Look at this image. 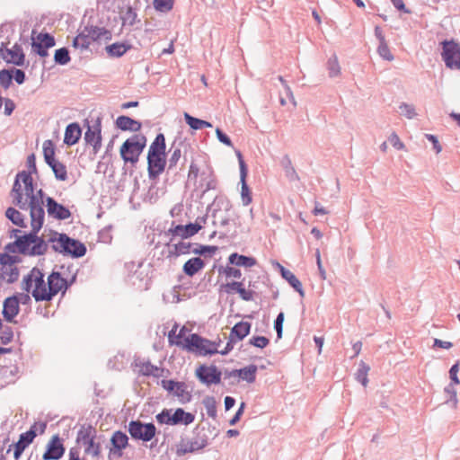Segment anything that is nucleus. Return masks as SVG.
I'll return each mask as SVG.
<instances>
[{"label": "nucleus", "instance_id": "26", "mask_svg": "<svg viewBox=\"0 0 460 460\" xmlns=\"http://www.w3.org/2000/svg\"><path fill=\"white\" fill-rule=\"evenodd\" d=\"M84 29L93 41L101 40H110L111 39V32L103 27L90 25L85 26Z\"/></svg>", "mask_w": 460, "mask_h": 460}, {"label": "nucleus", "instance_id": "49", "mask_svg": "<svg viewBox=\"0 0 460 460\" xmlns=\"http://www.w3.org/2000/svg\"><path fill=\"white\" fill-rule=\"evenodd\" d=\"M20 258L16 255H10L8 253L0 254V263L2 268L15 266L16 263L20 262Z\"/></svg>", "mask_w": 460, "mask_h": 460}, {"label": "nucleus", "instance_id": "28", "mask_svg": "<svg viewBox=\"0 0 460 460\" xmlns=\"http://www.w3.org/2000/svg\"><path fill=\"white\" fill-rule=\"evenodd\" d=\"M182 147H186V145L180 141L179 143L173 142L172 145L169 153H171V156L168 160V170H172L175 168L181 157V149Z\"/></svg>", "mask_w": 460, "mask_h": 460}, {"label": "nucleus", "instance_id": "14", "mask_svg": "<svg viewBox=\"0 0 460 460\" xmlns=\"http://www.w3.org/2000/svg\"><path fill=\"white\" fill-rule=\"evenodd\" d=\"M251 323L248 322H239L232 328L229 341L226 343V348L220 350V354L226 355L234 348V343L243 340L250 332Z\"/></svg>", "mask_w": 460, "mask_h": 460}, {"label": "nucleus", "instance_id": "50", "mask_svg": "<svg viewBox=\"0 0 460 460\" xmlns=\"http://www.w3.org/2000/svg\"><path fill=\"white\" fill-rule=\"evenodd\" d=\"M203 404L206 408L207 413L209 417L215 419L217 417V406L214 397H206L203 400Z\"/></svg>", "mask_w": 460, "mask_h": 460}, {"label": "nucleus", "instance_id": "1", "mask_svg": "<svg viewBox=\"0 0 460 460\" xmlns=\"http://www.w3.org/2000/svg\"><path fill=\"white\" fill-rule=\"evenodd\" d=\"M39 210L32 211L31 217V231L22 236H17L14 242L5 245L4 250L9 253H21L27 256H40L47 252L49 248L48 241L38 236V233L41 229L44 219L41 218Z\"/></svg>", "mask_w": 460, "mask_h": 460}, {"label": "nucleus", "instance_id": "23", "mask_svg": "<svg viewBox=\"0 0 460 460\" xmlns=\"http://www.w3.org/2000/svg\"><path fill=\"white\" fill-rule=\"evenodd\" d=\"M135 367L139 375L145 376L160 377L163 376L164 369L153 365L149 360L137 359Z\"/></svg>", "mask_w": 460, "mask_h": 460}, {"label": "nucleus", "instance_id": "16", "mask_svg": "<svg viewBox=\"0 0 460 460\" xmlns=\"http://www.w3.org/2000/svg\"><path fill=\"white\" fill-rule=\"evenodd\" d=\"M236 156L238 158L239 162V168H240V181L242 184V190H241V199L242 203L243 206H248L252 199L251 190L246 183V177H247V166L243 159V155L240 151H235Z\"/></svg>", "mask_w": 460, "mask_h": 460}, {"label": "nucleus", "instance_id": "57", "mask_svg": "<svg viewBox=\"0 0 460 460\" xmlns=\"http://www.w3.org/2000/svg\"><path fill=\"white\" fill-rule=\"evenodd\" d=\"M237 294L240 296V297L244 301H252L253 300V290L248 288L246 289L243 286V283L239 288Z\"/></svg>", "mask_w": 460, "mask_h": 460}, {"label": "nucleus", "instance_id": "24", "mask_svg": "<svg viewBox=\"0 0 460 460\" xmlns=\"http://www.w3.org/2000/svg\"><path fill=\"white\" fill-rule=\"evenodd\" d=\"M19 313V301L16 296L8 297L4 302L3 315L8 322L13 319Z\"/></svg>", "mask_w": 460, "mask_h": 460}, {"label": "nucleus", "instance_id": "31", "mask_svg": "<svg viewBox=\"0 0 460 460\" xmlns=\"http://www.w3.org/2000/svg\"><path fill=\"white\" fill-rule=\"evenodd\" d=\"M200 177L199 188L203 193L217 188V180L212 172H202Z\"/></svg>", "mask_w": 460, "mask_h": 460}, {"label": "nucleus", "instance_id": "7", "mask_svg": "<svg viewBox=\"0 0 460 460\" xmlns=\"http://www.w3.org/2000/svg\"><path fill=\"white\" fill-rule=\"evenodd\" d=\"M19 179H22V182L24 185L25 195L29 199L31 217H32V211L37 209L40 213L41 218H45V211L43 208L44 200L34 194L33 181L31 173L24 171L19 172Z\"/></svg>", "mask_w": 460, "mask_h": 460}, {"label": "nucleus", "instance_id": "25", "mask_svg": "<svg viewBox=\"0 0 460 460\" xmlns=\"http://www.w3.org/2000/svg\"><path fill=\"white\" fill-rule=\"evenodd\" d=\"M116 127L122 131L137 132L141 129V122L128 116H119L116 119Z\"/></svg>", "mask_w": 460, "mask_h": 460}, {"label": "nucleus", "instance_id": "21", "mask_svg": "<svg viewBox=\"0 0 460 460\" xmlns=\"http://www.w3.org/2000/svg\"><path fill=\"white\" fill-rule=\"evenodd\" d=\"M67 288L66 280L61 277L59 272H52L48 277L47 294L49 296V301L63 288Z\"/></svg>", "mask_w": 460, "mask_h": 460}, {"label": "nucleus", "instance_id": "58", "mask_svg": "<svg viewBox=\"0 0 460 460\" xmlns=\"http://www.w3.org/2000/svg\"><path fill=\"white\" fill-rule=\"evenodd\" d=\"M48 49H49V47H43V45L35 40H32L31 42L32 51L40 57H47L49 55Z\"/></svg>", "mask_w": 460, "mask_h": 460}, {"label": "nucleus", "instance_id": "8", "mask_svg": "<svg viewBox=\"0 0 460 460\" xmlns=\"http://www.w3.org/2000/svg\"><path fill=\"white\" fill-rule=\"evenodd\" d=\"M208 445V437L204 433H198L193 438H181L175 446V454L181 457L189 453L202 450Z\"/></svg>", "mask_w": 460, "mask_h": 460}, {"label": "nucleus", "instance_id": "2", "mask_svg": "<svg viewBox=\"0 0 460 460\" xmlns=\"http://www.w3.org/2000/svg\"><path fill=\"white\" fill-rule=\"evenodd\" d=\"M148 174L150 179H155L160 175L166 165L165 160V137L160 133L149 146L147 154Z\"/></svg>", "mask_w": 460, "mask_h": 460}, {"label": "nucleus", "instance_id": "38", "mask_svg": "<svg viewBox=\"0 0 460 460\" xmlns=\"http://www.w3.org/2000/svg\"><path fill=\"white\" fill-rule=\"evenodd\" d=\"M111 441L113 447L120 451L128 446V438L125 433L121 431H116L112 435Z\"/></svg>", "mask_w": 460, "mask_h": 460}, {"label": "nucleus", "instance_id": "48", "mask_svg": "<svg viewBox=\"0 0 460 460\" xmlns=\"http://www.w3.org/2000/svg\"><path fill=\"white\" fill-rule=\"evenodd\" d=\"M54 60L57 64L64 66L69 63L70 56L66 48H61L55 51Z\"/></svg>", "mask_w": 460, "mask_h": 460}, {"label": "nucleus", "instance_id": "11", "mask_svg": "<svg viewBox=\"0 0 460 460\" xmlns=\"http://www.w3.org/2000/svg\"><path fill=\"white\" fill-rule=\"evenodd\" d=\"M442 58L450 69H460V45L455 41L443 42Z\"/></svg>", "mask_w": 460, "mask_h": 460}, {"label": "nucleus", "instance_id": "42", "mask_svg": "<svg viewBox=\"0 0 460 460\" xmlns=\"http://www.w3.org/2000/svg\"><path fill=\"white\" fill-rule=\"evenodd\" d=\"M370 370V367L364 361H360L358 368L355 374L357 381L362 384L363 386H367L368 383L367 375Z\"/></svg>", "mask_w": 460, "mask_h": 460}, {"label": "nucleus", "instance_id": "63", "mask_svg": "<svg viewBox=\"0 0 460 460\" xmlns=\"http://www.w3.org/2000/svg\"><path fill=\"white\" fill-rule=\"evenodd\" d=\"M217 250V246H207V245H199L198 248L192 250V252L195 254H205L206 252L214 253Z\"/></svg>", "mask_w": 460, "mask_h": 460}, {"label": "nucleus", "instance_id": "19", "mask_svg": "<svg viewBox=\"0 0 460 460\" xmlns=\"http://www.w3.org/2000/svg\"><path fill=\"white\" fill-rule=\"evenodd\" d=\"M46 208L49 217L54 219L66 220L71 217L70 210L51 197L46 199Z\"/></svg>", "mask_w": 460, "mask_h": 460}, {"label": "nucleus", "instance_id": "6", "mask_svg": "<svg viewBox=\"0 0 460 460\" xmlns=\"http://www.w3.org/2000/svg\"><path fill=\"white\" fill-rule=\"evenodd\" d=\"M155 418L160 424L188 426L194 421L195 415L185 411L181 408L176 409L173 412L172 410L164 409Z\"/></svg>", "mask_w": 460, "mask_h": 460}, {"label": "nucleus", "instance_id": "45", "mask_svg": "<svg viewBox=\"0 0 460 460\" xmlns=\"http://www.w3.org/2000/svg\"><path fill=\"white\" fill-rule=\"evenodd\" d=\"M43 155L44 159L47 164H50L51 163L57 161L55 159V147L53 142L51 140H46L43 143Z\"/></svg>", "mask_w": 460, "mask_h": 460}, {"label": "nucleus", "instance_id": "35", "mask_svg": "<svg viewBox=\"0 0 460 460\" xmlns=\"http://www.w3.org/2000/svg\"><path fill=\"white\" fill-rule=\"evenodd\" d=\"M5 217L15 226L26 227L23 215L13 208H8L5 211Z\"/></svg>", "mask_w": 460, "mask_h": 460}, {"label": "nucleus", "instance_id": "61", "mask_svg": "<svg viewBox=\"0 0 460 460\" xmlns=\"http://www.w3.org/2000/svg\"><path fill=\"white\" fill-rule=\"evenodd\" d=\"M223 272L227 278L240 279L242 277L241 270L231 266H226Z\"/></svg>", "mask_w": 460, "mask_h": 460}, {"label": "nucleus", "instance_id": "3", "mask_svg": "<svg viewBox=\"0 0 460 460\" xmlns=\"http://www.w3.org/2000/svg\"><path fill=\"white\" fill-rule=\"evenodd\" d=\"M22 288L27 293H31L37 302L49 301V296L47 294L48 281H45L44 274L38 268H33L23 277Z\"/></svg>", "mask_w": 460, "mask_h": 460}, {"label": "nucleus", "instance_id": "13", "mask_svg": "<svg viewBox=\"0 0 460 460\" xmlns=\"http://www.w3.org/2000/svg\"><path fill=\"white\" fill-rule=\"evenodd\" d=\"M195 375L202 384L208 386L220 384L222 372L214 365H201L196 369Z\"/></svg>", "mask_w": 460, "mask_h": 460}, {"label": "nucleus", "instance_id": "27", "mask_svg": "<svg viewBox=\"0 0 460 460\" xmlns=\"http://www.w3.org/2000/svg\"><path fill=\"white\" fill-rule=\"evenodd\" d=\"M82 135V130L77 123L69 124L65 131L64 143L67 146H73L78 142Z\"/></svg>", "mask_w": 460, "mask_h": 460}, {"label": "nucleus", "instance_id": "29", "mask_svg": "<svg viewBox=\"0 0 460 460\" xmlns=\"http://www.w3.org/2000/svg\"><path fill=\"white\" fill-rule=\"evenodd\" d=\"M281 276L289 283V285L299 293L301 296H305L302 283L300 280L289 270L279 265Z\"/></svg>", "mask_w": 460, "mask_h": 460}, {"label": "nucleus", "instance_id": "64", "mask_svg": "<svg viewBox=\"0 0 460 460\" xmlns=\"http://www.w3.org/2000/svg\"><path fill=\"white\" fill-rule=\"evenodd\" d=\"M217 137L219 140V142L223 143L224 145L232 147L233 143L229 137L226 135L220 128L216 129Z\"/></svg>", "mask_w": 460, "mask_h": 460}, {"label": "nucleus", "instance_id": "32", "mask_svg": "<svg viewBox=\"0 0 460 460\" xmlns=\"http://www.w3.org/2000/svg\"><path fill=\"white\" fill-rule=\"evenodd\" d=\"M228 261L230 264L245 268H251L256 264L254 258L240 255L238 253H232L228 258Z\"/></svg>", "mask_w": 460, "mask_h": 460}, {"label": "nucleus", "instance_id": "53", "mask_svg": "<svg viewBox=\"0 0 460 460\" xmlns=\"http://www.w3.org/2000/svg\"><path fill=\"white\" fill-rule=\"evenodd\" d=\"M13 79V71L3 69L0 71V85H2L4 89L9 88L12 84Z\"/></svg>", "mask_w": 460, "mask_h": 460}, {"label": "nucleus", "instance_id": "18", "mask_svg": "<svg viewBox=\"0 0 460 460\" xmlns=\"http://www.w3.org/2000/svg\"><path fill=\"white\" fill-rule=\"evenodd\" d=\"M101 118L98 117L93 126H88L84 133V140L87 144L93 146V153L97 154L102 146V125Z\"/></svg>", "mask_w": 460, "mask_h": 460}, {"label": "nucleus", "instance_id": "37", "mask_svg": "<svg viewBox=\"0 0 460 460\" xmlns=\"http://www.w3.org/2000/svg\"><path fill=\"white\" fill-rule=\"evenodd\" d=\"M130 49L129 45L116 42L106 47V51L110 57L119 58Z\"/></svg>", "mask_w": 460, "mask_h": 460}, {"label": "nucleus", "instance_id": "62", "mask_svg": "<svg viewBox=\"0 0 460 460\" xmlns=\"http://www.w3.org/2000/svg\"><path fill=\"white\" fill-rule=\"evenodd\" d=\"M243 284L242 281H233L226 283L222 286L225 288V291L228 294L237 293L239 288Z\"/></svg>", "mask_w": 460, "mask_h": 460}, {"label": "nucleus", "instance_id": "43", "mask_svg": "<svg viewBox=\"0 0 460 460\" xmlns=\"http://www.w3.org/2000/svg\"><path fill=\"white\" fill-rule=\"evenodd\" d=\"M1 277L8 283H13L19 278V270L16 266L2 268Z\"/></svg>", "mask_w": 460, "mask_h": 460}, {"label": "nucleus", "instance_id": "15", "mask_svg": "<svg viewBox=\"0 0 460 460\" xmlns=\"http://www.w3.org/2000/svg\"><path fill=\"white\" fill-rule=\"evenodd\" d=\"M162 385L164 389L172 393L181 403L184 404L190 402L192 396L185 383L173 380H163Z\"/></svg>", "mask_w": 460, "mask_h": 460}, {"label": "nucleus", "instance_id": "59", "mask_svg": "<svg viewBox=\"0 0 460 460\" xmlns=\"http://www.w3.org/2000/svg\"><path fill=\"white\" fill-rule=\"evenodd\" d=\"M388 141L397 150H402L405 148L404 144L401 141L399 136L395 132H393L389 136Z\"/></svg>", "mask_w": 460, "mask_h": 460}, {"label": "nucleus", "instance_id": "39", "mask_svg": "<svg viewBox=\"0 0 460 460\" xmlns=\"http://www.w3.org/2000/svg\"><path fill=\"white\" fill-rule=\"evenodd\" d=\"M281 164L285 170V173H286V176L291 181H298L299 180V176L298 174L296 173L295 168L293 167L292 165V162L290 160V158L288 157V155H285L281 161Z\"/></svg>", "mask_w": 460, "mask_h": 460}, {"label": "nucleus", "instance_id": "5", "mask_svg": "<svg viewBox=\"0 0 460 460\" xmlns=\"http://www.w3.org/2000/svg\"><path fill=\"white\" fill-rule=\"evenodd\" d=\"M146 144L143 135H134L128 138L120 146L119 153L125 163L136 164Z\"/></svg>", "mask_w": 460, "mask_h": 460}, {"label": "nucleus", "instance_id": "22", "mask_svg": "<svg viewBox=\"0 0 460 460\" xmlns=\"http://www.w3.org/2000/svg\"><path fill=\"white\" fill-rule=\"evenodd\" d=\"M65 448L58 436H54L49 442L47 451L43 455L44 460H58L64 454Z\"/></svg>", "mask_w": 460, "mask_h": 460}, {"label": "nucleus", "instance_id": "20", "mask_svg": "<svg viewBox=\"0 0 460 460\" xmlns=\"http://www.w3.org/2000/svg\"><path fill=\"white\" fill-rule=\"evenodd\" d=\"M3 58L7 62L15 66H22L24 65L25 55L20 45L15 44L11 49H0Z\"/></svg>", "mask_w": 460, "mask_h": 460}, {"label": "nucleus", "instance_id": "12", "mask_svg": "<svg viewBox=\"0 0 460 460\" xmlns=\"http://www.w3.org/2000/svg\"><path fill=\"white\" fill-rule=\"evenodd\" d=\"M207 220L206 217H200L196 219L195 223H190L188 225H177L173 228H171L169 232L172 234V238L171 242H173L175 237L181 239H187L196 234L201 228L202 224H205Z\"/></svg>", "mask_w": 460, "mask_h": 460}, {"label": "nucleus", "instance_id": "51", "mask_svg": "<svg viewBox=\"0 0 460 460\" xmlns=\"http://www.w3.org/2000/svg\"><path fill=\"white\" fill-rule=\"evenodd\" d=\"M377 53L382 58L387 61H392L394 58V55L390 51V49L386 41L379 42V45L377 47Z\"/></svg>", "mask_w": 460, "mask_h": 460}, {"label": "nucleus", "instance_id": "33", "mask_svg": "<svg viewBox=\"0 0 460 460\" xmlns=\"http://www.w3.org/2000/svg\"><path fill=\"white\" fill-rule=\"evenodd\" d=\"M257 366L250 365L243 368L234 369V373H237V376L248 383H253L256 379Z\"/></svg>", "mask_w": 460, "mask_h": 460}, {"label": "nucleus", "instance_id": "9", "mask_svg": "<svg viewBox=\"0 0 460 460\" xmlns=\"http://www.w3.org/2000/svg\"><path fill=\"white\" fill-rule=\"evenodd\" d=\"M184 341L187 349L190 351H196L201 355L220 353V351L216 348L215 343L201 338L196 333L186 337Z\"/></svg>", "mask_w": 460, "mask_h": 460}, {"label": "nucleus", "instance_id": "54", "mask_svg": "<svg viewBox=\"0 0 460 460\" xmlns=\"http://www.w3.org/2000/svg\"><path fill=\"white\" fill-rule=\"evenodd\" d=\"M154 5L160 12H169L173 6V0H154Z\"/></svg>", "mask_w": 460, "mask_h": 460}, {"label": "nucleus", "instance_id": "10", "mask_svg": "<svg viewBox=\"0 0 460 460\" xmlns=\"http://www.w3.org/2000/svg\"><path fill=\"white\" fill-rule=\"evenodd\" d=\"M128 432L133 438L147 442L155 436L156 428L153 423L131 420L128 423Z\"/></svg>", "mask_w": 460, "mask_h": 460}, {"label": "nucleus", "instance_id": "44", "mask_svg": "<svg viewBox=\"0 0 460 460\" xmlns=\"http://www.w3.org/2000/svg\"><path fill=\"white\" fill-rule=\"evenodd\" d=\"M49 165L58 181H66L67 179V172L65 164L58 161H55Z\"/></svg>", "mask_w": 460, "mask_h": 460}, {"label": "nucleus", "instance_id": "55", "mask_svg": "<svg viewBox=\"0 0 460 460\" xmlns=\"http://www.w3.org/2000/svg\"><path fill=\"white\" fill-rule=\"evenodd\" d=\"M84 453L93 457H98L101 453V447L99 444H96L94 440L89 441V444L84 448Z\"/></svg>", "mask_w": 460, "mask_h": 460}, {"label": "nucleus", "instance_id": "56", "mask_svg": "<svg viewBox=\"0 0 460 460\" xmlns=\"http://www.w3.org/2000/svg\"><path fill=\"white\" fill-rule=\"evenodd\" d=\"M250 344L253 345L254 347L263 349L268 346L270 343V341L268 338L264 336H254L250 339L249 341Z\"/></svg>", "mask_w": 460, "mask_h": 460}, {"label": "nucleus", "instance_id": "34", "mask_svg": "<svg viewBox=\"0 0 460 460\" xmlns=\"http://www.w3.org/2000/svg\"><path fill=\"white\" fill-rule=\"evenodd\" d=\"M92 42L93 40L88 36V33L84 29H83L80 33L74 38L72 45L75 49H78L81 51H84L88 49Z\"/></svg>", "mask_w": 460, "mask_h": 460}, {"label": "nucleus", "instance_id": "40", "mask_svg": "<svg viewBox=\"0 0 460 460\" xmlns=\"http://www.w3.org/2000/svg\"><path fill=\"white\" fill-rule=\"evenodd\" d=\"M36 31H32L31 40H35L40 42V44L43 45V47L52 48L55 46V39L49 33H39L35 36Z\"/></svg>", "mask_w": 460, "mask_h": 460}, {"label": "nucleus", "instance_id": "46", "mask_svg": "<svg viewBox=\"0 0 460 460\" xmlns=\"http://www.w3.org/2000/svg\"><path fill=\"white\" fill-rule=\"evenodd\" d=\"M399 112L402 116L408 119H415L418 116L415 107L412 104H409L407 102H402L399 105Z\"/></svg>", "mask_w": 460, "mask_h": 460}, {"label": "nucleus", "instance_id": "17", "mask_svg": "<svg viewBox=\"0 0 460 460\" xmlns=\"http://www.w3.org/2000/svg\"><path fill=\"white\" fill-rule=\"evenodd\" d=\"M34 428L35 426H32L28 431L22 433L19 437V440L16 443L10 445L7 453H9L12 447H13V456L15 460H18L21 457L25 448L32 443L35 438L36 431Z\"/></svg>", "mask_w": 460, "mask_h": 460}, {"label": "nucleus", "instance_id": "4", "mask_svg": "<svg viewBox=\"0 0 460 460\" xmlns=\"http://www.w3.org/2000/svg\"><path fill=\"white\" fill-rule=\"evenodd\" d=\"M48 243H52L53 251L74 258L83 257L86 252V247L83 243L70 238L66 234L55 233V236H51Z\"/></svg>", "mask_w": 460, "mask_h": 460}, {"label": "nucleus", "instance_id": "36", "mask_svg": "<svg viewBox=\"0 0 460 460\" xmlns=\"http://www.w3.org/2000/svg\"><path fill=\"white\" fill-rule=\"evenodd\" d=\"M184 119L190 128L194 130H199L204 128H212V124L210 122L194 118L188 112H184Z\"/></svg>", "mask_w": 460, "mask_h": 460}, {"label": "nucleus", "instance_id": "47", "mask_svg": "<svg viewBox=\"0 0 460 460\" xmlns=\"http://www.w3.org/2000/svg\"><path fill=\"white\" fill-rule=\"evenodd\" d=\"M327 69L330 77H336L341 74V66L336 55H332L327 62Z\"/></svg>", "mask_w": 460, "mask_h": 460}, {"label": "nucleus", "instance_id": "41", "mask_svg": "<svg viewBox=\"0 0 460 460\" xmlns=\"http://www.w3.org/2000/svg\"><path fill=\"white\" fill-rule=\"evenodd\" d=\"M191 246H192V244L190 242H186L184 240H181L178 243L171 245V247L173 250H171L170 252H171V253H173L177 256L181 255V254H188L191 252L190 251Z\"/></svg>", "mask_w": 460, "mask_h": 460}, {"label": "nucleus", "instance_id": "30", "mask_svg": "<svg viewBox=\"0 0 460 460\" xmlns=\"http://www.w3.org/2000/svg\"><path fill=\"white\" fill-rule=\"evenodd\" d=\"M204 266H205V263L200 258H199V257L191 258L184 263L183 272L186 275L192 277L197 272H199L200 270H202L204 268Z\"/></svg>", "mask_w": 460, "mask_h": 460}, {"label": "nucleus", "instance_id": "60", "mask_svg": "<svg viewBox=\"0 0 460 460\" xmlns=\"http://www.w3.org/2000/svg\"><path fill=\"white\" fill-rule=\"evenodd\" d=\"M283 322H284V314L281 312L278 314V316L274 322V328L277 332L278 339H280L282 337Z\"/></svg>", "mask_w": 460, "mask_h": 460}, {"label": "nucleus", "instance_id": "52", "mask_svg": "<svg viewBox=\"0 0 460 460\" xmlns=\"http://www.w3.org/2000/svg\"><path fill=\"white\" fill-rule=\"evenodd\" d=\"M213 217V224L215 226H225L229 223V217L227 215H224L222 211L215 210L212 214Z\"/></svg>", "mask_w": 460, "mask_h": 460}]
</instances>
